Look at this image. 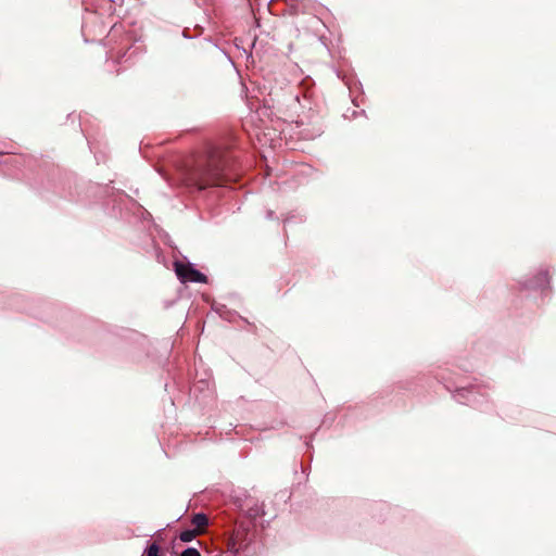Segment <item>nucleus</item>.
<instances>
[{
  "label": "nucleus",
  "mask_w": 556,
  "mask_h": 556,
  "mask_svg": "<svg viewBox=\"0 0 556 556\" xmlns=\"http://www.w3.org/2000/svg\"><path fill=\"white\" fill-rule=\"evenodd\" d=\"M230 168L229 156L219 150H211L205 163L185 174L184 181L198 189H205L210 182H219Z\"/></svg>",
  "instance_id": "f257e3e1"
},
{
  "label": "nucleus",
  "mask_w": 556,
  "mask_h": 556,
  "mask_svg": "<svg viewBox=\"0 0 556 556\" xmlns=\"http://www.w3.org/2000/svg\"><path fill=\"white\" fill-rule=\"evenodd\" d=\"M453 399L460 404L473 405L479 407L485 399L484 393L478 386L459 387L453 392Z\"/></svg>",
  "instance_id": "f03ea898"
},
{
  "label": "nucleus",
  "mask_w": 556,
  "mask_h": 556,
  "mask_svg": "<svg viewBox=\"0 0 556 556\" xmlns=\"http://www.w3.org/2000/svg\"><path fill=\"white\" fill-rule=\"evenodd\" d=\"M174 266L175 273L182 283H205L207 281V277L202 271L197 269L192 263L184 264L179 261H176Z\"/></svg>",
  "instance_id": "7ed1b4c3"
},
{
  "label": "nucleus",
  "mask_w": 556,
  "mask_h": 556,
  "mask_svg": "<svg viewBox=\"0 0 556 556\" xmlns=\"http://www.w3.org/2000/svg\"><path fill=\"white\" fill-rule=\"evenodd\" d=\"M551 278L546 269L540 270L533 278L522 282L525 289H540L544 290L549 288Z\"/></svg>",
  "instance_id": "20e7f679"
},
{
  "label": "nucleus",
  "mask_w": 556,
  "mask_h": 556,
  "mask_svg": "<svg viewBox=\"0 0 556 556\" xmlns=\"http://www.w3.org/2000/svg\"><path fill=\"white\" fill-rule=\"evenodd\" d=\"M296 125L299 128L303 127L299 131V135L305 140H313L323 134V128L317 122H314L312 127H304L305 123L303 118H301L300 121L296 122Z\"/></svg>",
  "instance_id": "39448f33"
},
{
  "label": "nucleus",
  "mask_w": 556,
  "mask_h": 556,
  "mask_svg": "<svg viewBox=\"0 0 556 556\" xmlns=\"http://www.w3.org/2000/svg\"><path fill=\"white\" fill-rule=\"evenodd\" d=\"M192 523L197 527H205L208 525V517L204 513H197L192 517Z\"/></svg>",
  "instance_id": "423d86ee"
},
{
  "label": "nucleus",
  "mask_w": 556,
  "mask_h": 556,
  "mask_svg": "<svg viewBox=\"0 0 556 556\" xmlns=\"http://www.w3.org/2000/svg\"><path fill=\"white\" fill-rule=\"evenodd\" d=\"M141 52H142V50L140 47L130 46V47H128V49L126 51H124L119 55V58L125 59V61H129V60H132L136 54L141 53Z\"/></svg>",
  "instance_id": "0eeeda50"
},
{
  "label": "nucleus",
  "mask_w": 556,
  "mask_h": 556,
  "mask_svg": "<svg viewBox=\"0 0 556 556\" xmlns=\"http://www.w3.org/2000/svg\"><path fill=\"white\" fill-rule=\"evenodd\" d=\"M146 556H161V546L156 542L150 543L144 549Z\"/></svg>",
  "instance_id": "6e6552de"
},
{
  "label": "nucleus",
  "mask_w": 556,
  "mask_h": 556,
  "mask_svg": "<svg viewBox=\"0 0 556 556\" xmlns=\"http://www.w3.org/2000/svg\"><path fill=\"white\" fill-rule=\"evenodd\" d=\"M197 534H198L197 529H186L180 532L179 539L182 542H191L195 538Z\"/></svg>",
  "instance_id": "1a4fd4ad"
},
{
  "label": "nucleus",
  "mask_w": 556,
  "mask_h": 556,
  "mask_svg": "<svg viewBox=\"0 0 556 556\" xmlns=\"http://www.w3.org/2000/svg\"><path fill=\"white\" fill-rule=\"evenodd\" d=\"M180 556H201V554L195 547H187L181 552Z\"/></svg>",
  "instance_id": "9d476101"
},
{
  "label": "nucleus",
  "mask_w": 556,
  "mask_h": 556,
  "mask_svg": "<svg viewBox=\"0 0 556 556\" xmlns=\"http://www.w3.org/2000/svg\"><path fill=\"white\" fill-rule=\"evenodd\" d=\"M266 218H267V219H274V218H276L275 212H274V211H271V210H268V211L266 212Z\"/></svg>",
  "instance_id": "9b49d317"
},
{
  "label": "nucleus",
  "mask_w": 556,
  "mask_h": 556,
  "mask_svg": "<svg viewBox=\"0 0 556 556\" xmlns=\"http://www.w3.org/2000/svg\"><path fill=\"white\" fill-rule=\"evenodd\" d=\"M250 516H251V517H256V516H258V510H257V509H255V510H254V509H251Z\"/></svg>",
  "instance_id": "f8f14e48"
},
{
  "label": "nucleus",
  "mask_w": 556,
  "mask_h": 556,
  "mask_svg": "<svg viewBox=\"0 0 556 556\" xmlns=\"http://www.w3.org/2000/svg\"><path fill=\"white\" fill-rule=\"evenodd\" d=\"M182 36H184L185 38H187V39H190V38H191V36H189V35L187 34V30H184V31H182ZM192 38H194V36H192Z\"/></svg>",
  "instance_id": "ddd939ff"
},
{
  "label": "nucleus",
  "mask_w": 556,
  "mask_h": 556,
  "mask_svg": "<svg viewBox=\"0 0 556 556\" xmlns=\"http://www.w3.org/2000/svg\"><path fill=\"white\" fill-rule=\"evenodd\" d=\"M161 175L164 177L165 180L169 181L167 176H165L163 173H161Z\"/></svg>",
  "instance_id": "4468645a"
}]
</instances>
